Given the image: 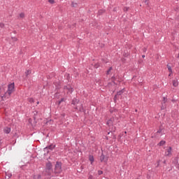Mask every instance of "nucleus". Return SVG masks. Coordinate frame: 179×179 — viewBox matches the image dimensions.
Wrapping results in <instances>:
<instances>
[{
    "label": "nucleus",
    "mask_w": 179,
    "mask_h": 179,
    "mask_svg": "<svg viewBox=\"0 0 179 179\" xmlns=\"http://www.w3.org/2000/svg\"><path fill=\"white\" fill-rule=\"evenodd\" d=\"M72 104L73 106H77L78 104H79V100H78L77 99L74 98L72 100Z\"/></svg>",
    "instance_id": "nucleus-9"
},
{
    "label": "nucleus",
    "mask_w": 179,
    "mask_h": 179,
    "mask_svg": "<svg viewBox=\"0 0 179 179\" xmlns=\"http://www.w3.org/2000/svg\"><path fill=\"white\" fill-rule=\"evenodd\" d=\"M157 132H158L159 134H160V133L162 132V131L159 130Z\"/></svg>",
    "instance_id": "nucleus-34"
},
{
    "label": "nucleus",
    "mask_w": 179,
    "mask_h": 179,
    "mask_svg": "<svg viewBox=\"0 0 179 179\" xmlns=\"http://www.w3.org/2000/svg\"><path fill=\"white\" fill-rule=\"evenodd\" d=\"M89 160L91 162V164H93V162H94V157L92 155H90Z\"/></svg>",
    "instance_id": "nucleus-13"
},
{
    "label": "nucleus",
    "mask_w": 179,
    "mask_h": 179,
    "mask_svg": "<svg viewBox=\"0 0 179 179\" xmlns=\"http://www.w3.org/2000/svg\"><path fill=\"white\" fill-rule=\"evenodd\" d=\"M129 9V8H128V7H124V12H128Z\"/></svg>",
    "instance_id": "nucleus-21"
},
{
    "label": "nucleus",
    "mask_w": 179,
    "mask_h": 179,
    "mask_svg": "<svg viewBox=\"0 0 179 179\" xmlns=\"http://www.w3.org/2000/svg\"><path fill=\"white\" fill-rule=\"evenodd\" d=\"M38 103H39V102L38 101V102H37V104H38Z\"/></svg>",
    "instance_id": "nucleus-42"
},
{
    "label": "nucleus",
    "mask_w": 179,
    "mask_h": 179,
    "mask_svg": "<svg viewBox=\"0 0 179 179\" xmlns=\"http://www.w3.org/2000/svg\"><path fill=\"white\" fill-rule=\"evenodd\" d=\"M100 160L101 162L106 163V162H107V158H106V156L101 154V155L100 156Z\"/></svg>",
    "instance_id": "nucleus-8"
},
{
    "label": "nucleus",
    "mask_w": 179,
    "mask_h": 179,
    "mask_svg": "<svg viewBox=\"0 0 179 179\" xmlns=\"http://www.w3.org/2000/svg\"><path fill=\"white\" fill-rule=\"evenodd\" d=\"M99 176H101L103 174V171H98Z\"/></svg>",
    "instance_id": "nucleus-23"
},
{
    "label": "nucleus",
    "mask_w": 179,
    "mask_h": 179,
    "mask_svg": "<svg viewBox=\"0 0 179 179\" xmlns=\"http://www.w3.org/2000/svg\"><path fill=\"white\" fill-rule=\"evenodd\" d=\"M99 15H101V13H104V10H100L99 11Z\"/></svg>",
    "instance_id": "nucleus-25"
},
{
    "label": "nucleus",
    "mask_w": 179,
    "mask_h": 179,
    "mask_svg": "<svg viewBox=\"0 0 179 179\" xmlns=\"http://www.w3.org/2000/svg\"><path fill=\"white\" fill-rule=\"evenodd\" d=\"M172 74H173V73H170L169 75V76H171Z\"/></svg>",
    "instance_id": "nucleus-33"
},
{
    "label": "nucleus",
    "mask_w": 179,
    "mask_h": 179,
    "mask_svg": "<svg viewBox=\"0 0 179 179\" xmlns=\"http://www.w3.org/2000/svg\"><path fill=\"white\" fill-rule=\"evenodd\" d=\"M10 131H11L10 127H5L3 129L4 134H10Z\"/></svg>",
    "instance_id": "nucleus-10"
},
{
    "label": "nucleus",
    "mask_w": 179,
    "mask_h": 179,
    "mask_svg": "<svg viewBox=\"0 0 179 179\" xmlns=\"http://www.w3.org/2000/svg\"><path fill=\"white\" fill-rule=\"evenodd\" d=\"M0 27H5V24H3V23H0Z\"/></svg>",
    "instance_id": "nucleus-27"
},
{
    "label": "nucleus",
    "mask_w": 179,
    "mask_h": 179,
    "mask_svg": "<svg viewBox=\"0 0 179 179\" xmlns=\"http://www.w3.org/2000/svg\"><path fill=\"white\" fill-rule=\"evenodd\" d=\"M48 2L52 4L55 3V1L54 0H49Z\"/></svg>",
    "instance_id": "nucleus-24"
},
{
    "label": "nucleus",
    "mask_w": 179,
    "mask_h": 179,
    "mask_svg": "<svg viewBox=\"0 0 179 179\" xmlns=\"http://www.w3.org/2000/svg\"><path fill=\"white\" fill-rule=\"evenodd\" d=\"M135 111H136V113H138V109H136Z\"/></svg>",
    "instance_id": "nucleus-36"
},
{
    "label": "nucleus",
    "mask_w": 179,
    "mask_h": 179,
    "mask_svg": "<svg viewBox=\"0 0 179 179\" xmlns=\"http://www.w3.org/2000/svg\"><path fill=\"white\" fill-rule=\"evenodd\" d=\"M159 146H163L164 145H166V141H161L159 143Z\"/></svg>",
    "instance_id": "nucleus-16"
},
{
    "label": "nucleus",
    "mask_w": 179,
    "mask_h": 179,
    "mask_svg": "<svg viewBox=\"0 0 179 179\" xmlns=\"http://www.w3.org/2000/svg\"><path fill=\"white\" fill-rule=\"evenodd\" d=\"M46 167L48 170H51L52 165L51 164V162H49L47 164Z\"/></svg>",
    "instance_id": "nucleus-14"
},
{
    "label": "nucleus",
    "mask_w": 179,
    "mask_h": 179,
    "mask_svg": "<svg viewBox=\"0 0 179 179\" xmlns=\"http://www.w3.org/2000/svg\"><path fill=\"white\" fill-rule=\"evenodd\" d=\"M173 155V148L171 147H169L167 149L165 150V156L167 157H171Z\"/></svg>",
    "instance_id": "nucleus-3"
},
{
    "label": "nucleus",
    "mask_w": 179,
    "mask_h": 179,
    "mask_svg": "<svg viewBox=\"0 0 179 179\" xmlns=\"http://www.w3.org/2000/svg\"><path fill=\"white\" fill-rule=\"evenodd\" d=\"M12 39H13V41H17V38L14 37V38H12Z\"/></svg>",
    "instance_id": "nucleus-28"
},
{
    "label": "nucleus",
    "mask_w": 179,
    "mask_h": 179,
    "mask_svg": "<svg viewBox=\"0 0 179 179\" xmlns=\"http://www.w3.org/2000/svg\"><path fill=\"white\" fill-rule=\"evenodd\" d=\"M61 171H62V164L57 162L55 165V172L58 174L61 173Z\"/></svg>",
    "instance_id": "nucleus-2"
},
{
    "label": "nucleus",
    "mask_w": 179,
    "mask_h": 179,
    "mask_svg": "<svg viewBox=\"0 0 179 179\" xmlns=\"http://www.w3.org/2000/svg\"><path fill=\"white\" fill-rule=\"evenodd\" d=\"M142 58H145V55H142Z\"/></svg>",
    "instance_id": "nucleus-32"
},
{
    "label": "nucleus",
    "mask_w": 179,
    "mask_h": 179,
    "mask_svg": "<svg viewBox=\"0 0 179 179\" xmlns=\"http://www.w3.org/2000/svg\"><path fill=\"white\" fill-rule=\"evenodd\" d=\"M64 92H66L68 94H71L73 92V88H72L70 85H66L64 87Z\"/></svg>",
    "instance_id": "nucleus-4"
},
{
    "label": "nucleus",
    "mask_w": 179,
    "mask_h": 179,
    "mask_svg": "<svg viewBox=\"0 0 179 179\" xmlns=\"http://www.w3.org/2000/svg\"><path fill=\"white\" fill-rule=\"evenodd\" d=\"M62 101H65V99L62 98L61 100L59 101V104H61V103H62Z\"/></svg>",
    "instance_id": "nucleus-22"
},
{
    "label": "nucleus",
    "mask_w": 179,
    "mask_h": 179,
    "mask_svg": "<svg viewBox=\"0 0 179 179\" xmlns=\"http://www.w3.org/2000/svg\"><path fill=\"white\" fill-rule=\"evenodd\" d=\"M111 71H113V67H110V68L108 69V70L107 72H106V74H107V75H110V72H111Z\"/></svg>",
    "instance_id": "nucleus-19"
},
{
    "label": "nucleus",
    "mask_w": 179,
    "mask_h": 179,
    "mask_svg": "<svg viewBox=\"0 0 179 179\" xmlns=\"http://www.w3.org/2000/svg\"><path fill=\"white\" fill-rule=\"evenodd\" d=\"M75 109L76 110H78V111H80V112H83V111H85V109H83V105H80V107L79 108V107H78V106H76L75 107Z\"/></svg>",
    "instance_id": "nucleus-11"
},
{
    "label": "nucleus",
    "mask_w": 179,
    "mask_h": 179,
    "mask_svg": "<svg viewBox=\"0 0 179 179\" xmlns=\"http://www.w3.org/2000/svg\"><path fill=\"white\" fill-rule=\"evenodd\" d=\"M115 97H117V95H115Z\"/></svg>",
    "instance_id": "nucleus-40"
},
{
    "label": "nucleus",
    "mask_w": 179,
    "mask_h": 179,
    "mask_svg": "<svg viewBox=\"0 0 179 179\" xmlns=\"http://www.w3.org/2000/svg\"><path fill=\"white\" fill-rule=\"evenodd\" d=\"M29 101H30L31 103H33V101H34L33 99H29Z\"/></svg>",
    "instance_id": "nucleus-30"
},
{
    "label": "nucleus",
    "mask_w": 179,
    "mask_h": 179,
    "mask_svg": "<svg viewBox=\"0 0 179 179\" xmlns=\"http://www.w3.org/2000/svg\"><path fill=\"white\" fill-rule=\"evenodd\" d=\"M55 146L56 145L55 144H50L44 148V151L48 153V152H50L49 150H54V149H55Z\"/></svg>",
    "instance_id": "nucleus-5"
},
{
    "label": "nucleus",
    "mask_w": 179,
    "mask_h": 179,
    "mask_svg": "<svg viewBox=\"0 0 179 179\" xmlns=\"http://www.w3.org/2000/svg\"><path fill=\"white\" fill-rule=\"evenodd\" d=\"M177 58L179 59V53H178V57H177Z\"/></svg>",
    "instance_id": "nucleus-35"
},
{
    "label": "nucleus",
    "mask_w": 179,
    "mask_h": 179,
    "mask_svg": "<svg viewBox=\"0 0 179 179\" xmlns=\"http://www.w3.org/2000/svg\"><path fill=\"white\" fill-rule=\"evenodd\" d=\"M164 164H166V161H164Z\"/></svg>",
    "instance_id": "nucleus-38"
},
{
    "label": "nucleus",
    "mask_w": 179,
    "mask_h": 179,
    "mask_svg": "<svg viewBox=\"0 0 179 179\" xmlns=\"http://www.w3.org/2000/svg\"><path fill=\"white\" fill-rule=\"evenodd\" d=\"M167 101V98H166V96L163 97V103H162V106L161 107V110H164V108H166V103Z\"/></svg>",
    "instance_id": "nucleus-7"
},
{
    "label": "nucleus",
    "mask_w": 179,
    "mask_h": 179,
    "mask_svg": "<svg viewBox=\"0 0 179 179\" xmlns=\"http://www.w3.org/2000/svg\"><path fill=\"white\" fill-rule=\"evenodd\" d=\"M30 73H31V70H27L25 71V76L27 78V76H29L30 75Z\"/></svg>",
    "instance_id": "nucleus-15"
},
{
    "label": "nucleus",
    "mask_w": 179,
    "mask_h": 179,
    "mask_svg": "<svg viewBox=\"0 0 179 179\" xmlns=\"http://www.w3.org/2000/svg\"><path fill=\"white\" fill-rule=\"evenodd\" d=\"M178 169H179V164H178Z\"/></svg>",
    "instance_id": "nucleus-39"
},
{
    "label": "nucleus",
    "mask_w": 179,
    "mask_h": 179,
    "mask_svg": "<svg viewBox=\"0 0 179 179\" xmlns=\"http://www.w3.org/2000/svg\"><path fill=\"white\" fill-rule=\"evenodd\" d=\"M6 176L8 177V178H10V177H12V173H8Z\"/></svg>",
    "instance_id": "nucleus-26"
},
{
    "label": "nucleus",
    "mask_w": 179,
    "mask_h": 179,
    "mask_svg": "<svg viewBox=\"0 0 179 179\" xmlns=\"http://www.w3.org/2000/svg\"><path fill=\"white\" fill-rule=\"evenodd\" d=\"M115 123V119L114 117H111L109 120H108L106 124L108 125V127H113V125H114Z\"/></svg>",
    "instance_id": "nucleus-6"
},
{
    "label": "nucleus",
    "mask_w": 179,
    "mask_h": 179,
    "mask_svg": "<svg viewBox=\"0 0 179 179\" xmlns=\"http://www.w3.org/2000/svg\"><path fill=\"white\" fill-rule=\"evenodd\" d=\"M147 2H148V0H145V3H146Z\"/></svg>",
    "instance_id": "nucleus-37"
},
{
    "label": "nucleus",
    "mask_w": 179,
    "mask_h": 179,
    "mask_svg": "<svg viewBox=\"0 0 179 179\" xmlns=\"http://www.w3.org/2000/svg\"><path fill=\"white\" fill-rule=\"evenodd\" d=\"M13 92H15V83H14L8 85L7 92L5 93V94H3V95L1 94V93H2V89L0 87V97L1 99H3V97H5V95L6 94H8V96H10V94H12V93H13Z\"/></svg>",
    "instance_id": "nucleus-1"
},
{
    "label": "nucleus",
    "mask_w": 179,
    "mask_h": 179,
    "mask_svg": "<svg viewBox=\"0 0 179 179\" xmlns=\"http://www.w3.org/2000/svg\"><path fill=\"white\" fill-rule=\"evenodd\" d=\"M37 178H41V176L38 175V176H37Z\"/></svg>",
    "instance_id": "nucleus-31"
},
{
    "label": "nucleus",
    "mask_w": 179,
    "mask_h": 179,
    "mask_svg": "<svg viewBox=\"0 0 179 179\" xmlns=\"http://www.w3.org/2000/svg\"><path fill=\"white\" fill-rule=\"evenodd\" d=\"M124 90H125L123 89V90H122L117 92V96H121V94H122V93H124Z\"/></svg>",
    "instance_id": "nucleus-18"
},
{
    "label": "nucleus",
    "mask_w": 179,
    "mask_h": 179,
    "mask_svg": "<svg viewBox=\"0 0 179 179\" xmlns=\"http://www.w3.org/2000/svg\"><path fill=\"white\" fill-rule=\"evenodd\" d=\"M167 68L170 73H173V70L171 69V66L167 64Z\"/></svg>",
    "instance_id": "nucleus-17"
},
{
    "label": "nucleus",
    "mask_w": 179,
    "mask_h": 179,
    "mask_svg": "<svg viewBox=\"0 0 179 179\" xmlns=\"http://www.w3.org/2000/svg\"><path fill=\"white\" fill-rule=\"evenodd\" d=\"M173 86H174V87H177V86H178V80H173Z\"/></svg>",
    "instance_id": "nucleus-12"
},
{
    "label": "nucleus",
    "mask_w": 179,
    "mask_h": 179,
    "mask_svg": "<svg viewBox=\"0 0 179 179\" xmlns=\"http://www.w3.org/2000/svg\"><path fill=\"white\" fill-rule=\"evenodd\" d=\"M76 5V3H72V4H71V6H72L73 7H75Z\"/></svg>",
    "instance_id": "nucleus-29"
},
{
    "label": "nucleus",
    "mask_w": 179,
    "mask_h": 179,
    "mask_svg": "<svg viewBox=\"0 0 179 179\" xmlns=\"http://www.w3.org/2000/svg\"><path fill=\"white\" fill-rule=\"evenodd\" d=\"M144 51H146V49H144Z\"/></svg>",
    "instance_id": "nucleus-41"
},
{
    "label": "nucleus",
    "mask_w": 179,
    "mask_h": 179,
    "mask_svg": "<svg viewBox=\"0 0 179 179\" xmlns=\"http://www.w3.org/2000/svg\"><path fill=\"white\" fill-rule=\"evenodd\" d=\"M19 17H20L21 19H23V17H24V14L23 13H21L19 15Z\"/></svg>",
    "instance_id": "nucleus-20"
}]
</instances>
